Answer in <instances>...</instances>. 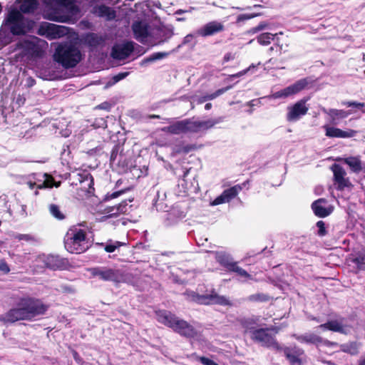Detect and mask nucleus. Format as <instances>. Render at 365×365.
<instances>
[{
    "label": "nucleus",
    "instance_id": "nucleus-23",
    "mask_svg": "<svg viewBox=\"0 0 365 365\" xmlns=\"http://www.w3.org/2000/svg\"><path fill=\"white\" fill-rule=\"evenodd\" d=\"M327 202V201L325 198H319L312 203L311 207L316 216L324 218L332 212L333 209L331 207H326L323 205V204Z\"/></svg>",
    "mask_w": 365,
    "mask_h": 365
},
{
    "label": "nucleus",
    "instance_id": "nucleus-50",
    "mask_svg": "<svg viewBox=\"0 0 365 365\" xmlns=\"http://www.w3.org/2000/svg\"><path fill=\"white\" fill-rule=\"evenodd\" d=\"M351 261L356 265L359 270H364L365 269V258L364 257H355Z\"/></svg>",
    "mask_w": 365,
    "mask_h": 365
},
{
    "label": "nucleus",
    "instance_id": "nucleus-48",
    "mask_svg": "<svg viewBox=\"0 0 365 365\" xmlns=\"http://www.w3.org/2000/svg\"><path fill=\"white\" fill-rule=\"evenodd\" d=\"M257 15L255 14H240L237 16V19H236V24L239 26H241L242 23L247 21V20H250L255 16H257Z\"/></svg>",
    "mask_w": 365,
    "mask_h": 365
},
{
    "label": "nucleus",
    "instance_id": "nucleus-1",
    "mask_svg": "<svg viewBox=\"0 0 365 365\" xmlns=\"http://www.w3.org/2000/svg\"><path fill=\"white\" fill-rule=\"evenodd\" d=\"M49 308L41 299L24 296L20 297L16 307L10 309L0 318L4 324H13L18 321H33L44 315Z\"/></svg>",
    "mask_w": 365,
    "mask_h": 365
},
{
    "label": "nucleus",
    "instance_id": "nucleus-47",
    "mask_svg": "<svg viewBox=\"0 0 365 365\" xmlns=\"http://www.w3.org/2000/svg\"><path fill=\"white\" fill-rule=\"evenodd\" d=\"M192 356L195 357V359L200 361L203 365H219L216 362H215L213 360L210 359L207 357L205 356H200L197 355L195 353L192 354Z\"/></svg>",
    "mask_w": 365,
    "mask_h": 365
},
{
    "label": "nucleus",
    "instance_id": "nucleus-31",
    "mask_svg": "<svg viewBox=\"0 0 365 365\" xmlns=\"http://www.w3.org/2000/svg\"><path fill=\"white\" fill-rule=\"evenodd\" d=\"M201 145L198 146L196 144H184L181 143L176 145L174 148V152L178 155H187L192 151L197 150Z\"/></svg>",
    "mask_w": 365,
    "mask_h": 365
},
{
    "label": "nucleus",
    "instance_id": "nucleus-16",
    "mask_svg": "<svg viewBox=\"0 0 365 365\" xmlns=\"http://www.w3.org/2000/svg\"><path fill=\"white\" fill-rule=\"evenodd\" d=\"M292 336L300 343L311 344L318 345L324 344L327 346H334L336 343L331 342L329 340H324L320 336L317 335L314 333H307L305 334H294Z\"/></svg>",
    "mask_w": 365,
    "mask_h": 365
},
{
    "label": "nucleus",
    "instance_id": "nucleus-49",
    "mask_svg": "<svg viewBox=\"0 0 365 365\" xmlns=\"http://www.w3.org/2000/svg\"><path fill=\"white\" fill-rule=\"evenodd\" d=\"M318 227L317 235L319 237H324L327 235V230L326 228L325 222L322 220H319L316 224Z\"/></svg>",
    "mask_w": 365,
    "mask_h": 365
},
{
    "label": "nucleus",
    "instance_id": "nucleus-52",
    "mask_svg": "<svg viewBox=\"0 0 365 365\" xmlns=\"http://www.w3.org/2000/svg\"><path fill=\"white\" fill-rule=\"evenodd\" d=\"M10 272V267L4 259H0V273L7 274Z\"/></svg>",
    "mask_w": 365,
    "mask_h": 365
},
{
    "label": "nucleus",
    "instance_id": "nucleus-10",
    "mask_svg": "<svg viewBox=\"0 0 365 365\" xmlns=\"http://www.w3.org/2000/svg\"><path fill=\"white\" fill-rule=\"evenodd\" d=\"M307 98H302L296 102L293 106L288 107L286 115L287 120L289 122H295L299 120L303 115H305L309 110L306 103Z\"/></svg>",
    "mask_w": 365,
    "mask_h": 365
},
{
    "label": "nucleus",
    "instance_id": "nucleus-11",
    "mask_svg": "<svg viewBox=\"0 0 365 365\" xmlns=\"http://www.w3.org/2000/svg\"><path fill=\"white\" fill-rule=\"evenodd\" d=\"M17 46L22 50L21 55L29 59L39 58L43 54L42 48L34 41L25 40L19 43Z\"/></svg>",
    "mask_w": 365,
    "mask_h": 365
},
{
    "label": "nucleus",
    "instance_id": "nucleus-29",
    "mask_svg": "<svg viewBox=\"0 0 365 365\" xmlns=\"http://www.w3.org/2000/svg\"><path fill=\"white\" fill-rule=\"evenodd\" d=\"M319 327L322 329L323 330H329L331 331L339 332L344 334H346L345 327L337 320L328 321L324 324H320Z\"/></svg>",
    "mask_w": 365,
    "mask_h": 365
},
{
    "label": "nucleus",
    "instance_id": "nucleus-30",
    "mask_svg": "<svg viewBox=\"0 0 365 365\" xmlns=\"http://www.w3.org/2000/svg\"><path fill=\"white\" fill-rule=\"evenodd\" d=\"M118 150H119V145H115L111 150L110 157V164L117 165L118 166H121L122 168L127 167L128 163H126L124 160H122V159L124 157L122 153H120V155L118 156Z\"/></svg>",
    "mask_w": 365,
    "mask_h": 365
},
{
    "label": "nucleus",
    "instance_id": "nucleus-19",
    "mask_svg": "<svg viewBox=\"0 0 365 365\" xmlns=\"http://www.w3.org/2000/svg\"><path fill=\"white\" fill-rule=\"evenodd\" d=\"M76 180L80 185V189L86 193L91 194L94 192V179L93 175L86 172L78 173L76 175Z\"/></svg>",
    "mask_w": 365,
    "mask_h": 365
},
{
    "label": "nucleus",
    "instance_id": "nucleus-13",
    "mask_svg": "<svg viewBox=\"0 0 365 365\" xmlns=\"http://www.w3.org/2000/svg\"><path fill=\"white\" fill-rule=\"evenodd\" d=\"M43 264L46 267L52 269H66L69 266L68 259L57 255H48L43 257Z\"/></svg>",
    "mask_w": 365,
    "mask_h": 365
},
{
    "label": "nucleus",
    "instance_id": "nucleus-60",
    "mask_svg": "<svg viewBox=\"0 0 365 365\" xmlns=\"http://www.w3.org/2000/svg\"><path fill=\"white\" fill-rule=\"evenodd\" d=\"M26 102V98L24 95H20L19 94L16 97V103L19 106H22L24 105Z\"/></svg>",
    "mask_w": 365,
    "mask_h": 365
},
{
    "label": "nucleus",
    "instance_id": "nucleus-36",
    "mask_svg": "<svg viewBox=\"0 0 365 365\" xmlns=\"http://www.w3.org/2000/svg\"><path fill=\"white\" fill-rule=\"evenodd\" d=\"M169 52H156L153 53L150 56L143 58L140 63L141 66H145L148 63L156 61L165 58L169 56Z\"/></svg>",
    "mask_w": 365,
    "mask_h": 365
},
{
    "label": "nucleus",
    "instance_id": "nucleus-32",
    "mask_svg": "<svg viewBox=\"0 0 365 365\" xmlns=\"http://www.w3.org/2000/svg\"><path fill=\"white\" fill-rule=\"evenodd\" d=\"M258 318L255 317L243 318L240 320V324L246 332H250L252 334V331L257 329L256 327L258 325Z\"/></svg>",
    "mask_w": 365,
    "mask_h": 365
},
{
    "label": "nucleus",
    "instance_id": "nucleus-3",
    "mask_svg": "<svg viewBox=\"0 0 365 365\" xmlns=\"http://www.w3.org/2000/svg\"><path fill=\"white\" fill-rule=\"evenodd\" d=\"M53 61L66 69L73 68L81 61L82 55L78 48L71 43H60L53 55Z\"/></svg>",
    "mask_w": 365,
    "mask_h": 365
},
{
    "label": "nucleus",
    "instance_id": "nucleus-43",
    "mask_svg": "<svg viewBox=\"0 0 365 365\" xmlns=\"http://www.w3.org/2000/svg\"><path fill=\"white\" fill-rule=\"evenodd\" d=\"M128 203L126 200H123L117 206L111 207L110 212H112V215H118L120 214H124L128 211Z\"/></svg>",
    "mask_w": 365,
    "mask_h": 365
},
{
    "label": "nucleus",
    "instance_id": "nucleus-45",
    "mask_svg": "<svg viewBox=\"0 0 365 365\" xmlns=\"http://www.w3.org/2000/svg\"><path fill=\"white\" fill-rule=\"evenodd\" d=\"M273 36H274V35L271 33H263V34H261L257 37V41L260 44L266 46V45H268L270 43L271 40H272L274 38Z\"/></svg>",
    "mask_w": 365,
    "mask_h": 365
},
{
    "label": "nucleus",
    "instance_id": "nucleus-2",
    "mask_svg": "<svg viewBox=\"0 0 365 365\" xmlns=\"http://www.w3.org/2000/svg\"><path fill=\"white\" fill-rule=\"evenodd\" d=\"M220 122V120L218 119L194 120L193 118H186L178 120L167 127H164L162 130L172 135L198 133L213 128Z\"/></svg>",
    "mask_w": 365,
    "mask_h": 365
},
{
    "label": "nucleus",
    "instance_id": "nucleus-26",
    "mask_svg": "<svg viewBox=\"0 0 365 365\" xmlns=\"http://www.w3.org/2000/svg\"><path fill=\"white\" fill-rule=\"evenodd\" d=\"M336 160L342 161L348 165L353 173H359L362 170V163L360 156H349L344 158H339Z\"/></svg>",
    "mask_w": 365,
    "mask_h": 365
},
{
    "label": "nucleus",
    "instance_id": "nucleus-25",
    "mask_svg": "<svg viewBox=\"0 0 365 365\" xmlns=\"http://www.w3.org/2000/svg\"><path fill=\"white\" fill-rule=\"evenodd\" d=\"M284 354L289 360L291 365H302V361L299 358L304 354V351L298 347L289 348L284 349Z\"/></svg>",
    "mask_w": 365,
    "mask_h": 365
},
{
    "label": "nucleus",
    "instance_id": "nucleus-44",
    "mask_svg": "<svg viewBox=\"0 0 365 365\" xmlns=\"http://www.w3.org/2000/svg\"><path fill=\"white\" fill-rule=\"evenodd\" d=\"M343 106H345L349 108H352V110H361L362 113H365V110H364V108H365V103H360L356 101H343L341 103Z\"/></svg>",
    "mask_w": 365,
    "mask_h": 365
},
{
    "label": "nucleus",
    "instance_id": "nucleus-12",
    "mask_svg": "<svg viewBox=\"0 0 365 365\" xmlns=\"http://www.w3.org/2000/svg\"><path fill=\"white\" fill-rule=\"evenodd\" d=\"M309 83V81L307 78L299 79L294 83L284 88V89L275 92V98H287L297 94L304 90L308 86Z\"/></svg>",
    "mask_w": 365,
    "mask_h": 365
},
{
    "label": "nucleus",
    "instance_id": "nucleus-39",
    "mask_svg": "<svg viewBox=\"0 0 365 365\" xmlns=\"http://www.w3.org/2000/svg\"><path fill=\"white\" fill-rule=\"evenodd\" d=\"M125 244L119 241H115L113 242L111 240H108V243H107L106 245L103 242H97L96 243V245L104 247V250L106 252L111 253L115 252V250Z\"/></svg>",
    "mask_w": 365,
    "mask_h": 365
},
{
    "label": "nucleus",
    "instance_id": "nucleus-24",
    "mask_svg": "<svg viewBox=\"0 0 365 365\" xmlns=\"http://www.w3.org/2000/svg\"><path fill=\"white\" fill-rule=\"evenodd\" d=\"M134 37L143 43L149 36V27L147 24L142 21H135L132 25Z\"/></svg>",
    "mask_w": 365,
    "mask_h": 365
},
{
    "label": "nucleus",
    "instance_id": "nucleus-17",
    "mask_svg": "<svg viewBox=\"0 0 365 365\" xmlns=\"http://www.w3.org/2000/svg\"><path fill=\"white\" fill-rule=\"evenodd\" d=\"M272 328H259L252 331L251 338L253 341L261 343L262 345L269 346L272 343Z\"/></svg>",
    "mask_w": 365,
    "mask_h": 365
},
{
    "label": "nucleus",
    "instance_id": "nucleus-53",
    "mask_svg": "<svg viewBox=\"0 0 365 365\" xmlns=\"http://www.w3.org/2000/svg\"><path fill=\"white\" fill-rule=\"evenodd\" d=\"M128 72H123V73H119L117 75H115L112 78V82L110 83V85L115 84L120 81V80H123L128 76Z\"/></svg>",
    "mask_w": 365,
    "mask_h": 365
},
{
    "label": "nucleus",
    "instance_id": "nucleus-9",
    "mask_svg": "<svg viewBox=\"0 0 365 365\" xmlns=\"http://www.w3.org/2000/svg\"><path fill=\"white\" fill-rule=\"evenodd\" d=\"M331 170L333 173L334 184L337 190L342 191L353 186L349 178L346 177V173L341 165L334 163L331 166Z\"/></svg>",
    "mask_w": 365,
    "mask_h": 365
},
{
    "label": "nucleus",
    "instance_id": "nucleus-15",
    "mask_svg": "<svg viewBox=\"0 0 365 365\" xmlns=\"http://www.w3.org/2000/svg\"><path fill=\"white\" fill-rule=\"evenodd\" d=\"M323 128L325 130V135L330 138H350L355 137L358 133L356 130L353 129L349 128L343 130L339 128L328 125H324Z\"/></svg>",
    "mask_w": 365,
    "mask_h": 365
},
{
    "label": "nucleus",
    "instance_id": "nucleus-56",
    "mask_svg": "<svg viewBox=\"0 0 365 365\" xmlns=\"http://www.w3.org/2000/svg\"><path fill=\"white\" fill-rule=\"evenodd\" d=\"M235 58V53L232 52H228L225 54L222 58V63H227L230 61H233Z\"/></svg>",
    "mask_w": 365,
    "mask_h": 365
},
{
    "label": "nucleus",
    "instance_id": "nucleus-21",
    "mask_svg": "<svg viewBox=\"0 0 365 365\" xmlns=\"http://www.w3.org/2000/svg\"><path fill=\"white\" fill-rule=\"evenodd\" d=\"M324 112L329 117V123L332 125L339 124L341 120L346 118L349 115L356 113V110L350 109L344 110L342 109L330 108L328 110H324Z\"/></svg>",
    "mask_w": 365,
    "mask_h": 365
},
{
    "label": "nucleus",
    "instance_id": "nucleus-57",
    "mask_svg": "<svg viewBox=\"0 0 365 365\" xmlns=\"http://www.w3.org/2000/svg\"><path fill=\"white\" fill-rule=\"evenodd\" d=\"M225 202H227L225 197L223 196V193H222L220 196L217 197L212 202L213 205H218Z\"/></svg>",
    "mask_w": 365,
    "mask_h": 365
},
{
    "label": "nucleus",
    "instance_id": "nucleus-6",
    "mask_svg": "<svg viewBox=\"0 0 365 365\" xmlns=\"http://www.w3.org/2000/svg\"><path fill=\"white\" fill-rule=\"evenodd\" d=\"M191 300L199 304L212 305L217 304L221 306H232L230 300L225 296L219 295L215 289H212L209 294H200L195 292H190L188 294Z\"/></svg>",
    "mask_w": 365,
    "mask_h": 365
},
{
    "label": "nucleus",
    "instance_id": "nucleus-38",
    "mask_svg": "<svg viewBox=\"0 0 365 365\" xmlns=\"http://www.w3.org/2000/svg\"><path fill=\"white\" fill-rule=\"evenodd\" d=\"M340 350L344 353H347L353 356L357 355L359 354V347L356 341L341 344Z\"/></svg>",
    "mask_w": 365,
    "mask_h": 365
},
{
    "label": "nucleus",
    "instance_id": "nucleus-58",
    "mask_svg": "<svg viewBox=\"0 0 365 365\" xmlns=\"http://www.w3.org/2000/svg\"><path fill=\"white\" fill-rule=\"evenodd\" d=\"M71 353H72V355H73V357L74 359V360L78 364H83L84 363L83 359L80 356V355L78 354V353L73 349L71 351Z\"/></svg>",
    "mask_w": 365,
    "mask_h": 365
},
{
    "label": "nucleus",
    "instance_id": "nucleus-4",
    "mask_svg": "<svg viewBox=\"0 0 365 365\" xmlns=\"http://www.w3.org/2000/svg\"><path fill=\"white\" fill-rule=\"evenodd\" d=\"M64 247L71 254H81L88 250L87 233L76 226L71 227L64 237Z\"/></svg>",
    "mask_w": 365,
    "mask_h": 365
},
{
    "label": "nucleus",
    "instance_id": "nucleus-54",
    "mask_svg": "<svg viewBox=\"0 0 365 365\" xmlns=\"http://www.w3.org/2000/svg\"><path fill=\"white\" fill-rule=\"evenodd\" d=\"M124 192H125V190H121L113 192L112 193H107L106 195L105 196V200H110L116 198V197H119L120 195H121Z\"/></svg>",
    "mask_w": 365,
    "mask_h": 365
},
{
    "label": "nucleus",
    "instance_id": "nucleus-8",
    "mask_svg": "<svg viewBox=\"0 0 365 365\" xmlns=\"http://www.w3.org/2000/svg\"><path fill=\"white\" fill-rule=\"evenodd\" d=\"M3 25L8 26L14 36L25 34L24 16L16 8H12L4 20Z\"/></svg>",
    "mask_w": 365,
    "mask_h": 365
},
{
    "label": "nucleus",
    "instance_id": "nucleus-34",
    "mask_svg": "<svg viewBox=\"0 0 365 365\" xmlns=\"http://www.w3.org/2000/svg\"><path fill=\"white\" fill-rule=\"evenodd\" d=\"M63 27L53 24H48L46 27V31L48 36H51L52 38H56L60 37L63 34Z\"/></svg>",
    "mask_w": 365,
    "mask_h": 365
},
{
    "label": "nucleus",
    "instance_id": "nucleus-22",
    "mask_svg": "<svg viewBox=\"0 0 365 365\" xmlns=\"http://www.w3.org/2000/svg\"><path fill=\"white\" fill-rule=\"evenodd\" d=\"M155 314L156 316V319L159 323L170 329L173 327V324L178 319V317L175 314H173L171 312L165 309L156 310L155 311Z\"/></svg>",
    "mask_w": 365,
    "mask_h": 365
},
{
    "label": "nucleus",
    "instance_id": "nucleus-14",
    "mask_svg": "<svg viewBox=\"0 0 365 365\" xmlns=\"http://www.w3.org/2000/svg\"><path fill=\"white\" fill-rule=\"evenodd\" d=\"M173 326L171 329L180 336L194 338L197 335V331L193 326L184 319L178 317Z\"/></svg>",
    "mask_w": 365,
    "mask_h": 365
},
{
    "label": "nucleus",
    "instance_id": "nucleus-18",
    "mask_svg": "<svg viewBox=\"0 0 365 365\" xmlns=\"http://www.w3.org/2000/svg\"><path fill=\"white\" fill-rule=\"evenodd\" d=\"M225 30V26L219 21H212L207 23L197 31V34L202 37L214 36Z\"/></svg>",
    "mask_w": 365,
    "mask_h": 365
},
{
    "label": "nucleus",
    "instance_id": "nucleus-55",
    "mask_svg": "<svg viewBox=\"0 0 365 365\" xmlns=\"http://www.w3.org/2000/svg\"><path fill=\"white\" fill-rule=\"evenodd\" d=\"M110 108L111 104L108 101L103 102L95 107V109L96 110H105L107 111H109Z\"/></svg>",
    "mask_w": 365,
    "mask_h": 365
},
{
    "label": "nucleus",
    "instance_id": "nucleus-37",
    "mask_svg": "<svg viewBox=\"0 0 365 365\" xmlns=\"http://www.w3.org/2000/svg\"><path fill=\"white\" fill-rule=\"evenodd\" d=\"M232 86H227L225 88H222L217 90L215 92H214L212 93L206 94V95L202 96L199 99V103H204L207 101L213 100V99L216 98L217 97L221 96L224 93L227 92V91H229L230 88H232Z\"/></svg>",
    "mask_w": 365,
    "mask_h": 365
},
{
    "label": "nucleus",
    "instance_id": "nucleus-35",
    "mask_svg": "<svg viewBox=\"0 0 365 365\" xmlns=\"http://www.w3.org/2000/svg\"><path fill=\"white\" fill-rule=\"evenodd\" d=\"M38 6L37 0H24L20 5V10L22 13L29 14L34 12Z\"/></svg>",
    "mask_w": 365,
    "mask_h": 365
},
{
    "label": "nucleus",
    "instance_id": "nucleus-61",
    "mask_svg": "<svg viewBox=\"0 0 365 365\" xmlns=\"http://www.w3.org/2000/svg\"><path fill=\"white\" fill-rule=\"evenodd\" d=\"M193 38H194V36L192 34H187L184 37L182 44V45L187 44V43H190L193 40Z\"/></svg>",
    "mask_w": 365,
    "mask_h": 365
},
{
    "label": "nucleus",
    "instance_id": "nucleus-33",
    "mask_svg": "<svg viewBox=\"0 0 365 365\" xmlns=\"http://www.w3.org/2000/svg\"><path fill=\"white\" fill-rule=\"evenodd\" d=\"M56 4L65 7L70 13L73 14H77L80 12V9L75 4L74 0H57Z\"/></svg>",
    "mask_w": 365,
    "mask_h": 365
},
{
    "label": "nucleus",
    "instance_id": "nucleus-28",
    "mask_svg": "<svg viewBox=\"0 0 365 365\" xmlns=\"http://www.w3.org/2000/svg\"><path fill=\"white\" fill-rule=\"evenodd\" d=\"M46 18L50 21L61 23H66L70 20V16L68 14H63L61 10L57 9L49 10L46 14Z\"/></svg>",
    "mask_w": 365,
    "mask_h": 365
},
{
    "label": "nucleus",
    "instance_id": "nucleus-63",
    "mask_svg": "<svg viewBox=\"0 0 365 365\" xmlns=\"http://www.w3.org/2000/svg\"><path fill=\"white\" fill-rule=\"evenodd\" d=\"M20 215L23 217H26L27 216V212H26V205H21V212H20Z\"/></svg>",
    "mask_w": 365,
    "mask_h": 365
},
{
    "label": "nucleus",
    "instance_id": "nucleus-64",
    "mask_svg": "<svg viewBox=\"0 0 365 365\" xmlns=\"http://www.w3.org/2000/svg\"><path fill=\"white\" fill-rule=\"evenodd\" d=\"M27 185L29 186V187L30 189H34V187H36V183L35 182H32V181H28L27 182Z\"/></svg>",
    "mask_w": 365,
    "mask_h": 365
},
{
    "label": "nucleus",
    "instance_id": "nucleus-51",
    "mask_svg": "<svg viewBox=\"0 0 365 365\" xmlns=\"http://www.w3.org/2000/svg\"><path fill=\"white\" fill-rule=\"evenodd\" d=\"M44 181L43 183L46 185L47 188H51L53 187L54 178L52 175L44 173L43 174Z\"/></svg>",
    "mask_w": 365,
    "mask_h": 365
},
{
    "label": "nucleus",
    "instance_id": "nucleus-42",
    "mask_svg": "<svg viewBox=\"0 0 365 365\" xmlns=\"http://www.w3.org/2000/svg\"><path fill=\"white\" fill-rule=\"evenodd\" d=\"M270 299V297L264 293L251 294L247 297V301L251 302H266Z\"/></svg>",
    "mask_w": 365,
    "mask_h": 365
},
{
    "label": "nucleus",
    "instance_id": "nucleus-41",
    "mask_svg": "<svg viewBox=\"0 0 365 365\" xmlns=\"http://www.w3.org/2000/svg\"><path fill=\"white\" fill-rule=\"evenodd\" d=\"M50 214L58 220H63L66 218V215L61 210L60 207L56 204H51L48 206Z\"/></svg>",
    "mask_w": 365,
    "mask_h": 365
},
{
    "label": "nucleus",
    "instance_id": "nucleus-46",
    "mask_svg": "<svg viewBox=\"0 0 365 365\" xmlns=\"http://www.w3.org/2000/svg\"><path fill=\"white\" fill-rule=\"evenodd\" d=\"M13 237L18 241H25L26 242H34L36 241V237L31 234H15Z\"/></svg>",
    "mask_w": 365,
    "mask_h": 365
},
{
    "label": "nucleus",
    "instance_id": "nucleus-20",
    "mask_svg": "<svg viewBox=\"0 0 365 365\" xmlns=\"http://www.w3.org/2000/svg\"><path fill=\"white\" fill-rule=\"evenodd\" d=\"M133 43L128 41L122 45L113 46L111 56L115 59L123 60L128 58L133 53Z\"/></svg>",
    "mask_w": 365,
    "mask_h": 365
},
{
    "label": "nucleus",
    "instance_id": "nucleus-59",
    "mask_svg": "<svg viewBox=\"0 0 365 365\" xmlns=\"http://www.w3.org/2000/svg\"><path fill=\"white\" fill-rule=\"evenodd\" d=\"M251 67H252V66H250V67H248L247 68L244 69V70H242V71H240V72H238V73H237L232 74V75H230V77L231 78H235L241 77V76H242L245 75V74H246V73L250 71V68H251Z\"/></svg>",
    "mask_w": 365,
    "mask_h": 365
},
{
    "label": "nucleus",
    "instance_id": "nucleus-62",
    "mask_svg": "<svg viewBox=\"0 0 365 365\" xmlns=\"http://www.w3.org/2000/svg\"><path fill=\"white\" fill-rule=\"evenodd\" d=\"M265 26H266V25H265V24H259L257 26H256V27L253 28V29H252V32H253V33H255V32H257V31H260V30H262L263 29H264V28H265Z\"/></svg>",
    "mask_w": 365,
    "mask_h": 365
},
{
    "label": "nucleus",
    "instance_id": "nucleus-40",
    "mask_svg": "<svg viewBox=\"0 0 365 365\" xmlns=\"http://www.w3.org/2000/svg\"><path fill=\"white\" fill-rule=\"evenodd\" d=\"M241 189L242 188L240 185H235L233 187L225 190L222 192L223 196L225 197V200H227L228 202L238 195V192L240 190H241Z\"/></svg>",
    "mask_w": 365,
    "mask_h": 365
},
{
    "label": "nucleus",
    "instance_id": "nucleus-5",
    "mask_svg": "<svg viewBox=\"0 0 365 365\" xmlns=\"http://www.w3.org/2000/svg\"><path fill=\"white\" fill-rule=\"evenodd\" d=\"M93 277L104 282H112L119 284L125 282V276L123 272L119 269L108 267H94L88 269Z\"/></svg>",
    "mask_w": 365,
    "mask_h": 365
},
{
    "label": "nucleus",
    "instance_id": "nucleus-7",
    "mask_svg": "<svg viewBox=\"0 0 365 365\" xmlns=\"http://www.w3.org/2000/svg\"><path fill=\"white\" fill-rule=\"evenodd\" d=\"M215 257L216 262L227 272H235L238 276L246 279L252 278V276L245 269L238 266V263L235 262L229 254L225 252H215Z\"/></svg>",
    "mask_w": 365,
    "mask_h": 365
},
{
    "label": "nucleus",
    "instance_id": "nucleus-27",
    "mask_svg": "<svg viewBox=\"0 0 365 365\" xmlns=\"http://www.w3.org/2000/svg\"><path fill=\"white\" fill-rule=\"evenodd\" d=\"M91 13L99 17H107L108 20H111L115 16V11L105 4L93 6Z\"/></svg>",
    "mask_w": 365,
    "mask_h": 365
}]
</instances>
